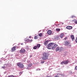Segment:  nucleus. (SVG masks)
Masks as SVG:
<instances>
[{
    "mask_svg": "<svg viewBox=\"0 0 77 77\" xmlns=\"http://www.w3.org/2000/svg\"><path fill=\"white\" fill-rule=\"evenodd\" d=\"M27 41H28V42H32V40H30L29 39H28L27 40Z\"/></svg>",
    "mask_w": 77,
    "mask_h": 77,
    "instance_id": "15",
    "label": "nucleus"
},
{
    "mask_svg": "<svg viewBox=\"0 0 77 77\" xmlns=\"http://www.w3.org/2000/svg\"><path fill=\"white\" fill-rule=\"evenodd\" d=\"M71 17L72 18H74L76 17L75 16H72Z\"/></svg>",
    "mask_w": 77,
    "mask_h": 77,
    "instance_id": "22",
    "label": "nucleus"
},
{
    "mask_svg": "<svg viewBox=\"0 0 77 77\" xmlns=\"http://www.w3.org/2000/svg\"><path fill=\"white\" fill-rule=\"evenodd\" d=\"M25 51H26V50L22 48L21 50L20 51V53H25Z\"/></svg>",
    "mask_w": 77,
    "mask_h": 77,
    "instance_id": "6",
    "label": "nucleus"
},
{
    "mask_svg": "<svg viewBox=\"0 0 77 77\" xmlns=\"http://www.w3.org/2000/svg\"><path fill=\"white\" fill-rule=\"evenodd\" d=\"M8 77H14V76L13 75H10L8 76Z\"/></svg>",
    "mask_w": 77,
    "mask_h": 77,
    "instance_id": "26",
    "label": "nucleus"
},
{
    "mask_svg": "<svg viewBox=\"0 0 77 77\" xmlns=\"http://www.w3.org/2000/svg\"><path fill=\"white\" fill-rule=\"evenodd\" d=\"M75 21H74V23L75 24H77V20H74Z\"/></svg>",
    "mask_w": 77,
    "mask_h": 77,
    "instance_id": "21",
    "label": "nucleus"
},
{
    "mask_svg": "<svg viewBox=\"0 0 77 77\" xmlns=\"http://www.w3.org/2000/svg\"><path fill=\"white\" fill-rule=\"evenodd\" d=\"M20 74H21V72H20Z\"/></svg>",
    "mask_w": 77,
    "mask_h": 77,
    "instance_id": "35",
    "label": "nucleus"
},
{
    "mask_svg": "<svg viewBox=\"0 0 77 77\" xmlns=\"http://www.w3.org/2000/svg\"><path fill=\"white\" fill-rule=\"evenodd\" d=\"M64 36V34H63V33H61L60 35V37L61 38H63Z\"/></svg>",
    "mask_w": 77,
    "mask_h": 77,
    "instance_id": "10",
    "label": "nucleus"
},
{
    "mask_svg": "<svg viewBox=\"0 0 77 77\" xmlns=\"http://www.w3.org/2000/svg\"><path fill=\"white\" fill-rule=\"evenodd\" d=\"M44 62H45V61H44V60L41 61V63H44Z\"/></svg>",
    "mask_w": 77,
    "mask_h": 77,
    "instance_id": "23",
    "label": "nucleus"
},
{
    "mask_svg": "<svg viewBox=\"0 0 77 77\" xmlns=\"http://www.w3.org/2000/svg\"><path fill=\"white\" fill-rule=\"evenodd\" d=\"M29 38H31V36H29Z\"/></svg>",
    "mask_w": 77,
    "mask_h": 77,
    "instance_id": "33",
    "label": "nucleus"
},
{
    "mask_svg": "<svg viewBox=\"0 0 77 77\" xmlns=\"http://www.w3.org/2000/svg\"><path fill=\"white\" fill-rule=\"evenodd\" d=\"M32 63L30 64L29 65V67H31V66H32Z\"/></svg>",
    "mask_w": 77,
    "mask_h": 77,
    "instance_id": "25",
    "label": "nucleus"
},
{
    "mask_svg": "<svg viewBox=\"0 0 77 77\" xmlns=\"http://www.w3.org/2000/svg\"><path fill=\"white\" fill-rule=\"evenodd\" d=\"M40 47H41V45L40 44L37 45V47H38V48H39Z\"/></svg>",
    "mask_w": 77,
    "mask_h": 77,
    "instance_id": "16",
    "label": "nucleus"
},
{
    "mask_svg": "<svg viewBox=\"0 0 77 77\" xmlns=\"http://www.w3.org/2000/svg\"><path fill=\"white\" fill-rule=\"evenodd\" d=\"M17 66L20 68H23L24 67V65L22 63H18L17 64Z\"/></svg>",
    "mask_w": 77,
    "mask_h": 77,
    "instance_id": "3",
    "label": "nucleus"
},
{
    "mask_svg": "<svg viewBox=\"0 0 77 77\" xmlns=\"http://www.w3.org/2000/svg\"><path fill=\"white\" fill-rule=\"evenodd\" d=\"M54 39L55 40H58L59 39V37L58 36H55L54 37Z\"/></svg>",
    "mask_w": 77,
    "mask_h": 77,
    "instance_id": "13",
    "label": "nucleus"
},
{
    "mask_svg": "<svg viewBox=\"0 0 77 77\" xmlns=\"http://www.w3.org/2000/svg\"><path fill=\"white\" fill-rule=\"evenodd\" d=\"M57 46V45L55 44V43H54V45L52 46L53 47L52 48V50H54L56 48V47Z\"/></svg>",
    "mask_w": 77,
    "mask_h": 77,
    "instance_id": "7",
    "label": "nucleus"
},
{
    "mask_svg": "<svg viewBox=\"0 0 77 77\" xmlns=\"http://www.w3.org/2000/svg\"><path fill=\"white\" fill-rule=\"evenodd\" d=\"M16 50V47H13L11 49V51L12 52L13 51H14L15 50Z\"/></svg>",
    "mask_w": 77,
    "mask_h": 77,
    "instance_id": "11",
    "label": "nucleus"
},
{
    "mask_svg": "<svg viewBox=\"0 0 77 77\" xmlns=\"http://www.w3.org/2000/svg\"><path fill=\"white\" fill-rule=\"evenodd\" d=\"M71 38L72 41H74L75 39H74V35H71Z\"/></svg>",
    "mask_w": 77,
    "mask_h": 77,
    "instance_id": "12",
    "label": "nucleus"
},
{
    "mask_svg": "<svg viewBox=\"0 0 77 77\" xmlns=\"http://www.w3.org/2000/svg\"><path fill=\"white\" fill-rule=\"evenodd\" d=\"M53 45H54V43H53L49 44L48 45L47 48L48 49H51V48H52V47L53 46Z\"/></svg>",
    "mask_w": 77,
    "mask_h": 77,
    "instance_id": "2",
    "label": "nucleus"
},
{
    "mask_svg": "<svg viewBox=\"0 0 77 77\" xmlns=\"http://www.w3.org/2000/svg\"><path fill=\"white\" fill-rule=\"evenodd\" d=\"M2 68L4 69L5 68V66H3L2 67Z\"/></svg>",
    "mask_w": 77,
    "mask_h": 77,
    "instance_id": "29",
    "label": "nucleus"
},
{
    "mask_svg": "<svg viewBox=\"0 0 77 77\" xmlns=\"http://www.w3.org/2000/svg\"><path fill=\"white\" fill-rule=\"evenodd\" d=\"M36 48H37V46H34L33 48V49H34V50H36Z\"/></svg>",
    "mask_w": 77,
    "mask_h": 77,
    "instance_id": "19",
    "label": "nucleus"
},
{
    "mask_svg": "<svg viewBox=\"0 0 77 77\" xmlns=\"http://www.w3.org/2000/svg\"><path fill=\"white\" fill-rule=\"evenodd\" d=\"M66 28L69 30H71V29H72V26H67L66 27Z\"/></svg>",
    "mask_w": 77,
    "mask_h": 77,
    "instance_id": "8",
    "label": "nucleus"
},
{
    "mask_svg": "<svg viewBox=\"0 0 77 77\" xmlns=\"http://www.w3.org/2000/svg\"><path fill=\"white\" fill-rule=\"evenodd\" d=\"M56 27H59V24H57L56 25Z\"/></svg>",
    "mask_w": 77,
    "mask_h": 77,
    "instance_id": "24",
    "label": "nucleus"
},
{
    "mask_svg": "<svg viewBox=\"0 0 77 77\" xmlns=\"http://www.w3.org/2000/svg\"><path fill=\"white\" fill-rule=\"evenodd\" d=\"M34 39H37V36H35L34 37Z\"/></svg>",
    "mask_w": 77,
    "mask_h": 77,
    "instance_id": "28",
    "label": "nucleus"
},
{
    "mask_svg": "<svg viewBox=\"0 0 77 77\" xmlns=\"http://www.w3.org/2000/svg\"><path fill=\"white\" fill-rule=\"evenodd\" d=\"M32 55H30V57H32Z\"/></svg>",
    "mask_w": 77,
    "mask_h": 77,
    "instance_id": "32",
    "label": "nucleus"
},
{
    "mask_svg": "<svg viewBox=\"0 0 77 77\" xmlns=\"http://www.w3.org/2000/svg\"><path fill=\"white\" fill-rule=\"evenodd\" d=\"M69 44H70V42H69V41H67L64 42V45H68Z\"/></svg>",
    "mask_w": 77,
    "mask_h": 77,
    "instance_id": "5",
    "label": "nucleus"
},
{
    "mask_svg": "<svg viewBox=\"0 0 77 77\" xmlns=\"http://www.w3.org/2000/svg\"><path fill=\"white\" fill-rule=\"evenodd\" d=\"M59 47H57L55 49V50L56 51H59Z\"/></svg>",
    "mask_w": 77,
    "mask_h": 77,
    "instance_id": "17",
    "label": "nucleus"
},
{
    "mask_svg": "<svg viewBox=\"0 0 77 77\" xmlns=\"http://www.w3.org/2000/svg\"><path fill=\"white\" fill-rule=\"evenodd\" d=\"M75 70H77V66L75 67Z\"/></svg>",
    "mask_w": 77,
    "mask_h": 77,
    "instance_id": "27",
    "label": "nucleus"
},
{
    "mask_svg": "<svg viewBox=\"0 0 77 77\" xmlns=\"http://www.w3.org/2000/svg\"><path fill=\"white\" fill-rule=\"evenodd\" d=\"M38 35L39 36H40V37H41V36H42V33H40L38 34Z\"/></svg>",
    "mask_w": 77,
    "mask_h": 77,
    "instance_id": "20",
    "label": "nucleus"
},
{
    "mask_svg": "<svg viewBox=\"0 0 77 77\" xmlns=\"http://www.w3.org/2000/svg\"><path fill=\"white\" fill-rule=\"evenodd\" d=\"M66 39H67V37H65V38H64L65 40H66Z\"/></svg>",
    "mask_w": 77,
    "mask_h": 77,
    "instance_id": "31",
    "label": "nucleus"
},
{
    "mask_svg": "<svg viewBox=\"0 0 77 77\" xmlns=\"http://www.w3.org/2000/svg\"><path fill=\"white\" fill-rule=\"evenodd\" d=\"M56 31H57V32H60V29H56Z\"/></svg>",
    "mask_w": 77,
    "mask_h": 77,
    "instance_id": "18",
    "label": "nucleus"
},
{
    "mask_svg": "<svg viewBox=\"0 0 77 77\" xmlns=\"http://www.w3.org/2000/svg\"><path fill=\"white\" fill-rule=\"evenodd\" d=\"M21 45H23V43H21Z\"/></svg>",
    "mask_w": 77,
    "mask_h": 77,
    "instance_id": "34",
    "label": "nucleus"
},
{
    "mask_svg": "<svg viewBox=\"0 0 77 77\" xmlns=\"http://www.w3.org/2000/svg\"><path fill=\"white\" fill-rule=\"evenodd\" d=\"M42 58L44 60H46L48 59V54L46 52H43L42 53Z\"/></svg>",
    "mask_w": 77,
    "mask_h": 77,
    "instance_id": "1",
    "label": "nucleus"
},
{
    "mask_svg": "<svg viewBox=\"0 0 77 77\" xmlns=\"http://www.w3.org/2000/svg\"><path fill=\"white\" fill-rule=\"evenodd\" d=\"M48 41H46L44 43V45H45L46 46L47 45V44H48Z\"/></svg>",
    "mask_w": 77,
    "mask_h": 77,
    "instance_id": "14",
    "label": "nucleus"
},
{
    "mask_svg": "<svg viewBox=\"0 0 77 77\" xmlns=\"http://www.w3.org/2000/svg\"><path fill=\"white\" fill-rule=\"evenodd\" d=\"M75 42H76V43H77V38H76L75 39Z\"/></svg>",
    "mask_w": 77,
    "mask_h": 77,
    "instance_id": "30",
    "label": "nucleus"
},
{
    "mask_svg": "<svg viewBox=\"0 0 77 77\" xmlns=\"http://www.w3.org/2000/svg\"><path fill=\"white\" fill-rule=\"evenodd\" d=\"M47 33L48 35H50L52 33V31L51 30H49L47 32Z\"/></svg>",
    "mask_w": 77,
    "mask_h": 77,
    "instance_id": "9",
    "label": "nucleus"
},
{
    "mask_svg": "<svg viewBox=\"0 0 77 77\" xmlns=\"http://www.w3.org/2000/svg\"><path fill=\"white\" fill-rule=\"evenodd\" d=\"M69 62V61L68 60H66L64 61H62L60 63V64H61V65H63V64H64V65H67Z\"/></svg>",
    "mask_w": 77,
    "mask_h": 77,
    "instance_id": "4",
    "label": "nucleus"
}]
</instances>
